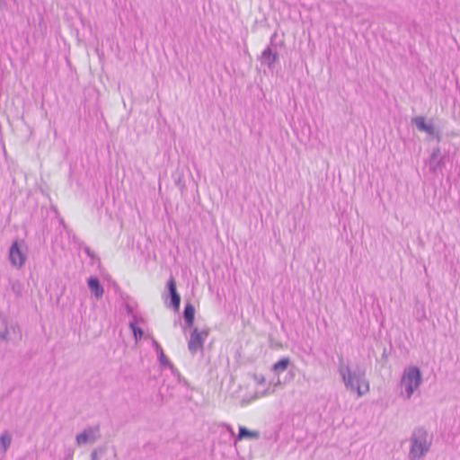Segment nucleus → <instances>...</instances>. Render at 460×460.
<instances>
[{"label": "nucleus", "instance_id": "3", "mask_svg": "<svg viewBox=\"0 0 460 460\" xmlns=\"http://www.w3.org/2000/svg\"><path fill=\"white\" fill-rule=\"evenodd\" d=\"M432 438L423 428L415 429L410 437V449L408 457L410 460H420L429 451Z\"/></svg>", "mask_w": 460, "mask_h": 460}, {"label": "nucleus", "instance_id": "17", "mask_svg": "<svg viewBox=\"0 0 460 460\" xmlns=\"http://www.w3.org/2000/svg\"><path fill=\"white\" fill-rule=\"evenodd\" d=\"M129 328L133 332V336L136 342H138L144 336V332L141 328L137 327L135 322L129 323Z\"/></svg>", "mask_w": 460, "mask_h": 460}, {"label": "nucleus", "instance_id": "24", "mask_svg": "<svg viewBox=\"0 0 460 460\" xmlns=\"http://www.w3.org/2000/svg\"><path fill=\"white\" fill-rule=\"evenodd\" d=\"M280 384H281V383H280V381H279V380H278V381L275 383V385H275V386H278V385H280Z\"/></svg>", "mask_w": 460, "mask_h": 460}, {"label": "nucleus", "instance_id": "12", "mask_svg": "<svg viewBox=\"0 0 460 460\" xmlns=\"http://www.w3.org/2000/svg\"><path fill=\"white\" fill-rule=\"evenodd\" d=\"M13 437L8 430H4L0 435V454H5L12 444Z\"/></svg>", "mask_w": 460, "mask_h": 460}, {"label": "nucleus", "instance_id": "4", "mask_svg": "<svg viewBox=\"0 0 460 460\" xmlns=\"http://www.w3.org/2000/svg\"><path fill=\"white\" fill-rule=\"evenodd\" d=\"M8 258L12 267L21 269L27 259V247L23 241H14L9 248Z\"/></svg>", "mask_w": 460, "mask_h": 460}, {"label": "nucleus", "instance_id": "23", "mask_svg": "<svg viewBox=\"0 0 460 460\" xmlns=\"http://www.w3.org/2000/svg\"><path fill=\"white\" fill-rule=\"evenodd\" d=\"M91 460H97V453L96 451H93L91 454Z\"/></svg>", "mask_w": 460, "mask_h": 460}, {"label": "nucleus", "instance_id": "9", "mask_svg": "<svg viewBox=\"0 0 460 460\" xmlns=\"http://www.w3.org/2000/svg\"><path fill=\"white\" fill-rule=\"evenodd\" d=\"M87 285L88 288L92 292V294L95 296L96 299H100L102 297L104 289L102 286L101 285L98 278L96 277H90L87 279Z\"/></svg>", "mask_w": 460, "mask_h": 460}, {"label": "nucleus", "instance_id": "21", "mask_svg": "<svg viewBox=\"0 0 460 460\" xmlns=\"http://www.w3.org/2000/svg\"><path fill=\"white\" fill-rule=\"evenodd\" d=\"M252 378L257 385H263L265 383V377L261 374H254Z\"/></svg>", "mask_w": 460, "mask_h": 460}, {"label": "nucleus", "instance_id": "7", "mask_svg": "<svg viewBox=\"0 0 460 460\" xmlns=\"http://www.w3.org/2000/svg\"><path fill=\"white\" fill-rule=\"evenodd\" d=\"M0 325L4 328L0 331V339L4 341H14L20 338V331L14 324L8 326L7 320L5 318H0Z\"/></svg>", "mask_w": 460, "mask_h": 460}, {"label": "nucleus", "instance_id": "8", "mask_svg": "<svg viewBox=\"0 0 460 460\" xmlns=\"http://www.w3.org/2000/svg\"><path fill=\"white\" fill-rule=\"evenodd\" d=\"M412 123L415 124L420 131L426 132L429 136L435 135V128L432 123H426L425 118L417 116L412 119Z\"/></svg>", "mask_w": 460, "mask_h": 460}, {"label": "nucleus", "instance_id": "11", "mask_svg": "<svg viewBox=\"0 0 460 460\" xmlns=\"http://www.w3.org/2000/svg\"><path fill=\"white\" fill-rule=\"evenodd\" d=\"M167 288L171 295V304L174 309H179L181 297L180 295L176 291L175 282L172 278H171L167 282Z\"/></svg>", "mask_w": 460, "mask_h": 460}, {"label": "nucleus", "instance_id": "22", "mask_svg": "<svg viewBox=\"0 0 460 460\" xmlns=\"http://www.w3.org/2000/svg\"><path fill=\"white\" fill-rule=\"evenodd\" d=\"M273 393H274V390H270V388H267L263 392L256 394L254 399H257V398H260V397H263V396H267V395H270V394H271Z\"/></svg>", "mask_w": 460, "mask_h": 460}, {"label": "nucleus", "instance_id": "15", "mask_svg": "<svg viewBox=\"0 0 460 460\" xmlns=\"http://www.w3.org/2000/svg\"><path fill=\"white\" fill-rule=\"evenodd\" d=\"M289 364H290V359L288 358H283L272 366L271 370L275 374L279 375V374L286 371L287 368L288 367Z\"/></svg>", "mask_w": 460, "mask_h": 460}, {"label": "nucleus", "instance_id": "1", "mask_svg": "<svg viewBox=\"0 0 460 460\" xmlns=\"http://www.w3.org/2000/svg\"><path fill=\"white\" fill-rule=\"evenodd\" d=\"M338 373L346 390L360 398L370 391V383L366 369L359 366H351L342 360L338 366Z\"/></svg>", "mask_w": 460, "mask_h": 460}, {"label": "nucleus", "instance_id": "16", "mask_svg": "<svg viewBox=\"0 0 460 460\" xmlns=\"http://www.w3.org/2000/svg\"><path fill=\"white\" fill-rule=\"evenodd\" d=\"M195 309L190 304L186 305L183 312L184 319L189 326H192L194 323Z\"/></svg>", "mask_w": 460, "mask_h": 460}, {"label": "nucleus", "instance_id": "19", "mask_svg": "<svg viewBox=\"0 0 460 460\" xmlns=\"http://www.w3.org/2000/svg\"><path fill=\"white\" fill-rule=\"evenodd\" d=\"M145 337H146V339H150V340H151V341H152V345H153V347H154V349H155V350L156 351V353H157V354L163 351V349H162V347L160 346V344H159V343L157 342V341H156V340H155L151 335L147 334V335H146Z\"/></svg>", "mask_w": 460, "mask_h": 460}, {"label": "nucleus", "instance_id": "18", "mask_svg": "<svg viewBox=\"0 0 460 460\" xmlns=\"http://www.w3.org/2000/svg\"><path fill=\"white\" fill-rule=\"evenodd\" d=\"M160 364L164 367H172L168 358L164 355V350L157 354Z\"/></svg>", "mask_w": 460, "mask_h": 460}, {"label": "nucleus", "instance_id": "14", "mask_svg": "<svg viewBox=\"0 0 460 460\" xmlns=\"http://www.w3.org/2000/svg\"><path fill=\"white\" fill-rule=\"evenodd\" d=\"M260 438V432L256 430H249L245 427H239V433L236 440H242L243 438L257 439Z\"/></svg>", "mask_w": 460, "mask_h": 460}, {"label": "nucleus", "instance_id": "20", "mask_svg": "<svg viewBox=\"0 0 460 460\" xmlns=\"http://www.w3.org/2000/svg\"><path fill=\"white\" fill-rule=\"evenodd\" d=\"M12 290L16 294L20 295L22 290V285L19 281H12Z\"/></svg>", "mask_w": 460, "mask_h": 460}, {"label": "nucleus", "instance_id": "6", "mask_svg": "<svg viewBox=\"0 0 460 460\" xmlns=\"http://www.w3.org/2000/svg\"><path fill=\"white\" fill-rule=\"evenodd\" d=\"M101 437L99 426H92L84 429L76 435L75 442L78 447L94 444Z\"/></svg>", "mask_w": 460, "mask_h": 460}, {"label": "nucleus", "instance_id": "10", "mask_svg": "<svg viewBox=\"0 0 460 460\" xmlns=\"http://www.w3.org/2000/svg\"><path fill=\"white\" fill-rule=\"evenodd\" d=\"M278 53L273 52L270 47L266 48L261 56V62L271 68L273 64L278 60Z\"/></svg>", "mask_w": 460, "mask_h": 460}, {"label": "nucleus", "instance_id": "5", "mask_svg": "<svg viewBox=\"0 0 460 460\" xmlns=\"http://www.w3.org/2000/svg\"><path fill=\"white\" fill-rule=\"evenodd\" d=\"M208 333V329L199 330L198 328H194L192 330L188 341V349L192 355H195L198 352H202L204 342L207 340Z\"/></svg>", "mask_w": 460, "mask_h": 460}, {"label": "nucleus", "instance_id": "2", "mask_svg": "<svg viewBox=\"0 0 460 460\" xmlns=\"http://www.w3.org/2000/svg\"><path fill=\"white\" fill-rule=\"evenodd\" d=\"M421 383L422 375L418 367H405L399 382L400 396L404 400H410L420 389Z\"/></svg>", "mask_w": 460, "mask_h": 460}, {"label": "nucleus", "instance_id": "13", "mask_svg": "<svg viewBox=\"0 0 460 460\" xmlns=\"http://www.w3.org/2000/svg\"><path fill=\"white\" fill-rule=\"evenodd\" d=\"M439 155L440 149L437 147L432 151L429 161V166L430 171L436 172L438 168L440 166L442 159L439 157Z\"/></svg>", "mask_w": 460, "mask_h": 460}]
</instances>
